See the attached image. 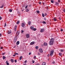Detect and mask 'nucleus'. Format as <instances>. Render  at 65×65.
<instances>
[{
  "label": "nucleus",
  "mask_w": 65,
  "mask_h": 65,
  "mask_svg": "<svg viewBox=\"0 0 65 65\" xmlns=\"http://www.w3.org/2000/svg\"><path fill=\"white\" fill-rule=\"evenodd\" d=\"M28 24H29L28 25L29 26H30L31 24V22L30 21H29L28 22Z\"/></svg>",
  "instance_id": "obj_12"
},
{
  "label": "nucleus",
  "mask_w": 65,
  "mask_h": 65,
  "mask_svg": "<svg viewBox=\"0 0 65 65\" xmlns=\"http://www.w3.org/2000/svg\"><path fill=\"white\" fill-rule=\"evenodd\" d=\"M11 33V31H8V34H10V33Z\"/></svg>",
  "instance_id": "obj_21"
},
{
  "label": "nucleus",
  "mask_w": 65,
  "mask_h": 65,
  "mask_svg": "<svg viewBox=\"0 0 65 65\" xmlns=\"http://www.w3.org/2000/svg\"><path fill=\"white\" fill-rule=\"evenodd\" d=\"M63 50H61V52H63Z\"/></svg>",
  "instance_id": "obj_61"
},
{
  "label": "nucleus",
  "mask_w": 65,
  "mask_h": 65,
  "mask_svg": "<svg viewBox=\"0 0 65 65\" xmlns=\"http://www.w3.org/2000/svg\"><path fill=\"white\" fill-rule=\"evenodd\" d=\"M44 20L45 21V20H46V18H44Z\"/></svg>",
  "instance_id": "obj_40"
},
{
  "label": "nucleus",
  "mask_w": 65,
  "mask_h": 65,
  "mask_svg": "<svg viewBox=\"0 0 65 65\" xmlns=\"http://www.w3.org/2000/svg\"><path fill=\"white\" fill-rule=\"evenodd\" d=\"M17 26L16 25L15 26L14 28V30L15 31H17Z\"/></svg>",
  "instance_id": "obj_7"
},
{
  "label": "nucleus",
  "mask_w": 65,
  "mask_h": 65,
  "mask_svg": "<svg viewBox=\"0 0 65 65\" xmlns=\"http://www.w3.org/2000/svg\"><path fill=\"white\" fill-rule=\"evenodd\" d=\"M24 33V30H21V33Z\"/></svg>",
  "instance_id": "obj_38"
},
{
  "label": "nucleus",
  "mask_w": 65,
  "mask_h": 65,
  "mask_svg": "<svg viewBox=\"0 0 65 65\" xmlns=\"http://www.w3.org/2000/svg\"><path fill=\"white\" fill-rule=\"evenodd\" d=\"M25 63H27V60H25Z\"/></svg>",
  "instance_id": "obj_50"
},
{
  "label": "nucleus",
  "mask_w": 65,
  "mask_h": 65,
  "mask_svg": "<svg viewBox=\"0 0 65 65\" xmlns=\"http://www.w3.org/2000/svg\"><path fill=\"white\" fill-rule=\"evenodd\" d=\"M58 2H60V0H58Z\"/></svg>",
  "instance_id": "obj_53"
},
{
  "label": "nucleus",
  "mask_w": 65,
  "mask_h": 65,
  "mask_svg": "<svg viewBox=\"0 0 65 65\" xmlns=\"http://www.w3.org/2000/svg\"><path fill=\"white\" fill-rule=\"evenodd\" d=\"M44 29H42L40 31V32L42 33L44 31Z\"/></svg>",
  "instance_id": "obj_9"
},
{
  "label": "nucleus",
  "mask_w": 65,
  "mask_h": 65,
  "mask_svg": "<svg viewBox=\"0 0 65 65\" xmlns=\"http://www.w3.org/2000/svg\"><path fill=\"white\" fill-rule=\"evenodd\" d=\"M6 64H7V65H9V63H7Z\"/></svg>",
  "instance_id": "obj_47"
},
{
  "label": "nucleus",
  "mask_w": 65,
  "mask_h": 65,
  "mask_svg": "<svg viewBox=\"0 0 65 65\" xmlns=\"http://www.w3.org/2000/svg\"><path fill=\"white\" fill-rule=\"evenodd\" d=\"M6 23H5V25H4V27H6Z\"/></svg>",
  "instance_id": "obj_35"
},
{
  "label": "nucleus",
  "mask_w": 65,
  "mask_h": 65,
  "mask_svg": "<svg viewBox=\"0 0 65 65\" xmlns=\"http://www.w3.org/2000/svg\"><path fill=\"white\" fill-rule=\"evenodd\" d=\"M43 24H46V22H45V21H44L43 22Z\"/></svg>",
  "instance_id": "obj_32"
},
{
  "label": "nucleus",
  "mask_w": 65,
  "mask_h": 65,
  "mask_svg": "<svg viewBox=\"0 0 65 65\" xmlns=\"http://www.w3.org/2000/svg\"><path fill=\"white\" fill-rule=\"evenodd\" d=\"M36 12H37V13H39V10L37 11H36Z\"/></svg>",
  "instance_id": "obj_27"
},
{
  "label": "nucleus",
  "mask_w": 65,
  "mask_h": 65,
  "mask_svg": "<svg viewBox=\"0 0 65 65\" xmlns=\"http://www.w3.org/2000/svg\"><path fill=\"white\" fill-rule=\"evenodd\" d=\"M59 19L60 20H61V17H60L59 18Z\"/></svg>",
  "instance_id": "obj_52"
},
{
  "label": "nucleus",
  "mask_w": 65,
  "mask_h": 65,
  "mask_svg": "<svg viewBox=\"0 0 65 65\" xmlns=\"http://www.w3.org/2000/svg\"><path fill=\"white\" fill-rule=\"evenodd\" d=\"M2 19V18L1 17H0V20H1Z\"/></svg>",
  "instance_id": "obj_49"
},
{
  "label": "nucleus",
  "mask_w": 65,
  "mask_h": 65,
  "mask_svg": "<svg viewBox=\"0 0 65 65\" xmlns=\"http://www.w3.org/2000/svg\"><path fill=\"white\" fill-rule=\"evenodd\" d=\"M33 30H34V31H36V28H34Z\"/></svg>",
  "instance_id": "obj_34"
},
{
  "label": "nucleus",
  "mask_w": 65,
  "mask_h": 65,
  "mask_svg": "<svg viewBox=\"0 0 65 65\" xmlns=\"http://www.w3.org/2000/svg\"><path fill=\"white\" fill-rule=\"evenodd\" d=\"M16 44L17 45H19V44H20V42H19V41H18L17 42Z\"/></svg>",
  "instance_id": "obj_11"
},
{
  "label": "nucleus",
  "mask_w": 65,
  "mask_h": 65,
  "mask_svg": "<svg viewBox=\"0 0 65 65\" xmlns=\"http://www.w3.org/2000/svg\"><path fill=\"white\" fill-rule=\"evenodd\" d=\"M14 39H15L16 40H17V37H15Z\"/></svg>",
  "instance_id": "obj_19"
},
{
  "label": "nucleus",
  "mask_w": 65,
  "mask_h": 65,
  "mask_svg": "<svg viewBox=\"0 0 65 65\" xmlns=\"http://www.w3.org/2000/svg\"><path fill=\"white\" fill-rule=\"evenodd\" d=\"M17 60H14V62H15V63L17 62Z\"/></svg>",
  "instance_id": "obj_41"
},
{
  "label": "nucleus",
  "mask_w": 65,
  "mask_h": 65,
  "mask_svg": "<svg viewBox=\"0 0 65 65\" xmlns=\"http://www.w3.org/2000/svg\"><path fill=\"white\" fill-rule=\"evenodd\" d=\"M53 64H54L55 63V62L53 61Z\"/></svg>",
  "instance_id": "obj_59"
},
{
  "label": "nucleus",
  "mask_w": 65,
  "mask_h": 65,
  "mask_svg": "<svg viewBox=\"0 0 65 65\" xmlns=\"http://www.w3.org/2000/svg\"><path fill=\"white\" fill-rule=\"evenodd\" d=\"M17 40L14 39L13 41L14 42H16V41H17Z\"/></svg>",
  "instance_id": "obj_25"
},
{
  "label": "nucleus",
  "mask_w": 65,
  "mask_h": 65,
  "mask_svg": "<svg viewBox=\"0 0 65 65\" xmlns=\"http://www.w3.org/2000/svg\"><path fill=\"white\" fill-rule=\"evenodd\" d=\"M59 55H60V56H61L62 55V53H59Z\"/></svg>",
  "instance_id": "obj_31"
},
{
  "label": "nucleus",
  "mask_w": 65,
  "mask_h": 65,
  "mask_svg": "<svg viewBox=\"0 0 65 65\" xmlns=\"http://www.w3.org/2000/svg\"><path fill=\"white\" fill-rule=\"evenodd\" d=\"M38 55H40V53H38Z\"/></svg>",
  "instance_id": "obj_54"
},
{
  "label": "nucleus",
  "mask_w": 65,
  "mask_h": 65,
  "mask_svg": "<svg viewBox=\"0 0 65 65\" xmlns=\"http://www.w3.org/2000/svg\"><path fill=\"white\" fill-rule=\"evenodd\" d=\"M36 56H34V59H36Z\"/></svg>",
  "instance_id": "obj_42"
},
{
  "label": "nucleus",
  "mask_w": 65,
  "mask_h": 65,
  "mask_svg": "<svg viewBox=\"0 0 65 65\" xmlns=\"http://www.w3.org/2000/svg\"><path fill=\"white\" fill-rule=\"evenodd\" d=\"M27 7H28V6H26L25 7V8H27Z\"/></svg>",
  "instance_id": "obj_44"
},
{
  "label": "nucleus",
  "mask_w": 65,
  "mask_h": 65,
  "mask_svg": "<svg viewBox=\"0 0 65 65\" xmlns=\"http://www.w3.org/2000/svg\"><path fill=\"white\" fill-rule=\"evenodd\" d=\"M31 52H30V53H29V55H31Z\"/></svg>",
  "instance_id": "obj_43"
},
{
  "label": "nucleus",
  "mask_w": 65,
  "mask_h": 65,
  "mask_svg": "<svg viewBox=\"0 0 65 65\" xmlns=\"http://www.w3.org/2000/svg\"><path fill=\"white\" fill-rule=\"evenodd\" d=\"M42 16L43 17H44L45 15L44 14L42 13Z\"/></svg>",
  "instance_id": "obj_28"
},
{
  "label": "nucleus",
  "mask_w": 65,
  "mask_h": 65,
  "mask_svg": "<svg viewBox=\"0 0 65 65\" xmlns=\"http://www.w3.org/2000/svg\"><path fill=\"white\" fill-rule=\"evenodd\" d=\"M35 43V42L33 41L31 42L30 43V45H33Z\"/></svg>",
  "instance_id": "obj_4"
},
{
  "label": "nucleus",
  "mask_w": 65,
  "mask_h": 65,
  "mask_svg": "<svg viewBox=\"0 0 65 65\" xmlns=\"http://www.w3.org/2000/svg\"><path fill=\"white\" fill-rule=\"evenodd\" d=\"M16 35H19V31H17V32H16Z\"/></svg>",
  "instance_id": "obj_13"
},
{
  "label": "nucleus",
  "mask_w": 65,
  "mask_h": 65,
  "mask_svg": "<svg viewBox=\"0 0 65 65\" xmlns=\"http://www.w3.org/2000/svg\"><path fill=\"white\" fill-rule=\"evenodd\" d=\"M60 31H61V32H62L63 31V29H61L60 30Z\"/></svg>",
  "instance_id": "obj_51"
},
{
  "label": "nucleus",
  "mask_w": 65,
  "mask_h": 65,
  "mask_svg": "<svg viewBox=\"0 0 65 65\" xmlns=\"http://www.w3.org/2000/svg\"><path fill=\"white\" fill-rule=\"evenodd\" d=\"M30 29H32V30H33L34 27L33 26H31L30 27Z\"/></svg>",
  "instance_id": "obj_15"
},
{
  "label": "nucleus",
  "mask_w": 65,
  "mask_h": 65,
  "mask_svg": "<svg viewBox=\"0 0 65 65\" xmlns=\"http://www.w3.org/2000/svg\"><path fill=\"white\" fill-rule=\"evenodd\" d=\"M29 6H30V7H31V5H29Z\"/></svg>",
  "instance_id": "obj_63"
},
{
  "label": "nucleus",
  "mask_w": 65,
  "mask_h": 65,
  "mask_svg": "<svg viewBox=\"0 0 65 65\" xmlns=\"http://www.w3.org/2000/svg\"><path fill=\"white\" fill-rule=\"evenodd\" d=\"M47 56L48 57H50V54H48L47 55Z\"/></svg>",
  "instance_id": "obj_55"
},
{
  "label": "nucleus",
  "mask_w": 65,
  "mask_h": 65,
  "mask_svg": "<svg viewBox=\"0 0 65 65\" xmlns=\"http://www.w3.org/2000/svg\"><path fill=\"white\" fill-rule=\"evenodd\" d=\"M55 5H59V3L57 2H56L55 3Z\"/></svg>",
  "instance_id": "obj_14"
},
{
  "label": "nucleus",
  "mask_w": 65,
  "mask_h": 65,
  "mask_svg": "<svg viewBox=\"0 0 65 65\" xmlns=\"http://www.w3.org/2000/svg\"><path fill=\"white\" fill-rule=\"evenodd\" d=\"M6 63H8V61L7 60L6 61Z\"/></svg>",
  "instance_id": "obj_48"
},
{
  "label": "nucleus",
  "mask_w": 65,
  "mask_h": 65,
  "mask_svg": "<svg viewBox=\"0 0 65 65\" xmlns=\"http://www.w3.org/2000/svg\"><path fill=\"white\" fill-rule=\"evenodd\" d=\"M41 3V2H39V4H40Z\"/></svg>",
  "instance_id": "obj_58"
},
{
  "label": "nucleus",
  "mask_w": 65,
  "mask_h": 65,
  "mask_svg": "<svg viewBox=\"0 0 65 65\" xmlns=\"http://www.w3.org/2000/svg\"><path fill=\"white\" fill-rule=\"evenodd\" d=\"M32 63H34V62H35V61H34V60H32Z\"/></svg>",
  "instance_id": "obj_39"
},
{
  "label": "nucleus",
  "mask_w": 65,
  "mask_h": 65,
  "mask_svg": "<svg viewBox=\"0 0 65 65\" xmlns=\"http://www.w3.org/2000/svg\"><path fill=\"white\" fill-rule=\"evenodd\" d=\"M26 36L27 38H28L30 37V35L29 34H27L26 35Z\"/></svg>",
  "instance_id": "obj_3"
},
{
  "label": "nucleus",
  "mask_w": 65,
  "mask_h": 65,
  "mask_svg": "<svg viewBox=\"0 0 65 65\" xmlns=\"http://www.w3.org/2000/svg\"><path fill=\"white\" fill-rule=\"evenodd\" d=\"M35 48L36 50H38V46H36L35 47Z\"/></svg>",
  "instance_id": "obj_23"
},
{
  "label": "nucleus",
  "mask_w": 65,
  "mask_h": 65,
  "mask_svg": "<svg viewBox=\"0 0 65 65\" xmlns=\"http://www.w3.org/2000/svg\"><path fill=\"white\" fill-rule=\"evenodd\" d=\"M23 57L22 56H21L19 60H21V59H22Z\"/></svg>",
  "instance_id": "obj_16"
},
{
  "label": "nucleus",
  "mask_w": 65,
  "mask_h": 65,
  "mask_svg": "<svg viewBox=\"0 0 65 65\" xmlns=\"http://www.w3.org/2000/svg\"><path fill=\"white\" fill-rule=\"evenodd\" d=\"M63 60L64 61H65V59H63Z\"/></svg>",
  "instance_id": "obj_64"
},
{
  "label": "nucleus",
  "mask_w": 65,
  "mask_h": 65,
  "mask_svg": "<svg viewBox=\"0 0 65 65\" xmlns=\"http://www.w3.org/2000/svg\"><path fill=\"white\" fill-rule=\"evenodd\" d=\"M45 16H46V15H47V14H46V13H45Z\"/></svg>",
  "instance_id": "obj_46"
},
{
  "label": "nucleus",
  "mask_w": 65,
  "mask_h": 65,
  "mask_svg": "<svg viewBox=\"0 0 65 65\" xmlns=\"http://www.w3.org/2000/svg\"><path fill=\"white\" fill-rule=\"evenodd\" d=\"M11 61L12 62V63H13L14 62V60H13L12 59H11Z\"/></svg>",
  "instance_id": "obj_24"
},
{
  "label": "nucleus",
  "mask_w": 65,
  "mask_h": 65,
  "mask_svg": "<svg viewBox=\"0 0 65 65\" xmlns=\"http://www.w3.org/2000/svg\"><path fill=\"white\" fill-rule=\"evenodd\" d=\"M1 49H3V47H1Z\"/></svg>",
  "instance_id": "obj_45"
},
{
  "label": "nucleus",
  "mask_w": 65,
  "mask_h": 65,
  "mask_svg": "<svg viewBox=\"0 0 65 65\" xmlns=\"http://www.w3.org/2000/svg\"><path fill=\"white\" fill-rule=\"evenodd\" d=\"M5 54H6L5 52H4V53H2V55H3V56L4 55H5Z\"/></svg>",
  "instance_id": "obj_26"
},
{
  "label": "nucleus",
  "mask_w": 65,
  "mask_h": 65,
  "mask_svg": "<svg viewBox=\"0 0 65 65\" xmlns=\"http://www.w3.org/2000/svg\"><path fill=\"white\" fill-rule=\"evenodd\" d=\"M3 6H4V5L3 4L2 5V6H1L0 7V8H3Z\"/></svg>",
  "instance_id": "obj_17"
},
{
  "label": "nucleus",
  "mask_w": 65,
  "mask_h": 65,
  "mask_svg": "<svg viewBox=\"0 0 65 65\" xmlns=\"http://www.w3.org/2000/svg\"><path fill=\"white\" fill-rule=\"evenodd\" d=\"M54 21H57V20L56 19V18H54Z\"/></svg>",
  "instance_id": "obj_33"
},
{
  "label": "nucleus",
  "mask_w": 65,
  "mask_h": 65,
  "mask_svg": "<svg viewBox=\"0 0 65 65\" xmlns=\"http://www.w3.org/2000/svg\"><path fill=\"white\" fill-rule=\"evenodd\" d=\"M25 11L26 12H28V11H29V9H26V10H25Z\"/></svg>",
  "instance_id": "obj_18"
},
{
  "label": "nucleus",
  "mask_w": 65,
  "mask_h": 65,
  "mask_svg": "<svg viewBox=\"0 0 65 65\" xmlns=\"http://www.w3.org/2000/svg\"><path fill=\"white\" fill-rule=\"evenodd\" d=\"M20 23V21H17V24H19V23Z\"/></svg>",
  "instance_id": "obj_20"
},
{
  "label": "nucleus",
  "mask_w": 65,
  "mask_h": 65,
  "mask_svg": "<svg viewBox=\"0 0 65 65\" xmlns=\"http://www.w3.org/2000/svg\"><path fill=\"white\" fill-rule=\"evenodd\" d=\"M15 46H14V47L13 48H15Z\"/></svg>",
  "instance_id": "obj_60"
},
{
  "label": "nucleus",
  "mask_w": 65,
  "mask_h": 65,
  "mask_svg": "<svg viewBox=\"0 0 65 65\" xmlns=\"http://www.w3.org/2000/svg\"><path fill=\"white\" fill-rule=\"evenodd\" d=\"M63 11L64 12H65V9H63Z\"/></svg>",
  "instance_id": "obj_36"
},
{
  "label": "nucleus",
  "mask_w": 65,
  "mask_h": 65,
  "mask_svg": "<svg viewBox=\"0 0 65 65\" xmlns=\"http://www.w3.org/2000/svg\"><path fill=\"white\" fill-rule=\"evenodd\" d=\"M51 3H53L54 2V1L53 0H51Z\"/></svg>",
  "instance_id": "obj_30"
},
{
  "label": "nucleus",
  "mask_w": 65,
  "mask_h": 65,
  "mask_svg": "<svg viewBox=\"0 0 65 65\" xmlns=\"http://www.w3.org/2000/svg\"><path fill=\"white\" fill-rule=\"evenodd\" d=\"M9 11L10 12H12V10L11 9H10L9 10Z\"/></svg>",
  "instance_id": "obj_29"
},
{
  "label": "nucleus",
  "mask_w": 65,
  "mask_h": 65,
  "mask_svg": "<svg viewBox=\"0 0 65 65\" xmlns=\"http://www.w3.org/2000/svg\"><path fill=\"white\" fill-rule=\"evenodd\" d=\"M3 60H4V59L6 58V57H5L4 56H3Z\"/></svg>",
  "instance_id": "obj_22"
},
{
  "label": "nucleus",
  "mask_w": 65,
  "mask_h": 65,
  "mask_svg": "<svg viewBox=\"0 0 65 65\" xmlns=\"http://www.w3.org/2000/svg\"><path fill=\"white\" fill-rule=\"evenodd\" d=\"M13 56L14 57H15V55H13Z\"/></svg>",
  "instance_id": "obj_57"
},
{
  "label": "nucleus",
  "mask_w": 65,
  "mask_h": 65,
  "mask_svg": "<svg viewBox=\"0 0 65 65\" xmlns=\"http://www.w3.org/2000/svg\"><path fill=\"white\" fill-rule=\"evenodd\" d=\"M36 65H40V64H39L38 63V64H36Z\"/></svg>",
  "instance_id": "obj_56"
},
{
  "label": "nucleus",
  "mask_w": 65,
  "mask_h": 65,
  "mask_svg": "<svg viewBox=\"0 0 65 65\" xmlns=\"http://www.w3.org/2000/svg\"><path fill=\"white\" fill-rule=\"evenodd\" d=\"M25 24L24 23H22V27H25Z\"/></svg>",
  "instance_id": "obj_6"
},
{
  "label": "nucleus",
  "mask_w": 65,
  "mask_h": 65,
  "mask_svg": "<svg viewBox=\"0 0 65 65\" xmlns=\"http://www.w3.org/2000/svg\"><path fill=\"white\" fill-rule=\"evenodd\" d=\"M46 63L45 62H42V65H45Z\"/></svg>",
  "instance_id": "obj_10"
},
{
  "label": "nucleus",
  "mask_w": 65,
  "mask_h": 65,
  "mask_svg": "<svg viewBox=\"0 0 65 65\" xmlns=\"http://www.w3.org/2000/svg\"><path fill=\"white\" fill-rule=\"evenodd\" d=\"M54 38H52L50 40V41L49 42V44L50 45H52L54 43Z\"/></svg>",
  "instance_id": "obj_1"
},
{
  "label": "nucleus",
  "mask_w": 65,
  "mask_h": 65,
  "mask_svg": "<svg viewBox=\"0 0 65 65\" xmlns=\"http://www.w3.org/2000/svg\"><path fill=\"white\" fill-rule=\"evenodd\" d=\"M54 53V51H52L51 52H50V55L51 56V57H52V56L53 55Z\"/></svg>",
  "instance_id": "obj_2"
},
{
  "label": "nucleus",
  "mask_w": 65,
  "mask_h": 65,
  "mask_svg": "<svg viewBox=\"0 0 65 65\" xmlns=\"http://www.w3.org/2000/svg\"><path fill=\"white\" fill-rule=\"evenodd\" d=\"M1 36V34L0 33V36Z\"/></svg>",
  "instance_id": "obj_62"
},
{
  "label": "nucleus",
  "mask_w": 65,
  "mask_h": 65,
  "mask_svg": "<svg viewBox=\"0 0 65 65\" xmlns=\"http://www.w3.org/2000/svg\"><path fill=\"white\" fill-rule=\"evenodd\" d=\"M39 51L40 52V53H43V50H42V49L41 48L39 50Z\"/></svg>",
  "instance_id": "obj_5"
},
{
  "label": "nucleus",
  "mask_w": 65,
  "mask_h": 65,
  "mask_svg": "<svg viewBox=\"0 0 65 65\" xmlns=\"http://www.w3.org/2000/svg\"><path fill=\"white\" fill-rule=\"evenodd\" d=\"M44 44L45 46H47V43L44 42Z\"/></svg>",
  "instance_id": "obj_8"
},
{
  "label": "nucleus",
  "mask_w": 65,
  "mask_h": 65,
  "mask_svg": "<svg viewBox=\"0 0 65 65\" xmlns=\"http://www.w3.org/2000/svg\"><path fill=\"white\" fill-rule=\"evenodd\" d=\"M14 54L15 55H18V53H14Z\"/></svg>",
  "instance_id": "obj_37"
}]
</instances>
